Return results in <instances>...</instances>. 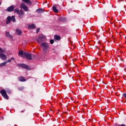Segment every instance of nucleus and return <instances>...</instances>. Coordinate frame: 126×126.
Instances as JSON below:
<instances>
[{
    "label": "nucleus",
    "instance_id": "nucleus-4",
    "mask_svg": "<svg viewBox=\"0 0 126 126\" xmlns=\"http://www.w3.org/2000/svg\"><path fill=\"white\" fill-rule=\"evenodd\" d=\"M17 66H19L20 67H23V68H25L26 69H30L29 66L25 64H22V63L17 64Z\"/></svg>",
    "mask_w": 126,
    "mask_h": 126
},
{
    "label": "nucleus",
    "instance_id": "nucleus-14",
    "mask_svg": "<svg viewBox=\"0 0 126 126\" xmlns=\"http://www.w3.org/2000/svg\"><path fill=\"white\" fill-rule=\"evenodd\" d=\"M10 21H11V17L8 16L6 22V24H9V23L10 22Z\"/></svg>",
    "mask_w": 126,
    "mask_h": 126
},
{
    "label": "nucleus",
    "instance_id": "nucleus-28",
    "mask_svg": "<svg viewBox=\"0 0 126 126\" xmlns=\"http://www.w3.org/2000/svg\"><path fill=\"white\" fill-rule=\"evenodd\" d=\"M24 112H25V110H22L21 111V113H24Z\"/></svg>",
    "mask_w": 126,
    "mask_h": 126
},
{
    "label": "nucleus",
    "instance_id": "nucleus-29",
    "mask_svg": "<svg viewBox=\"0 0 126 126\" xmlns=\"http://www.w3.org/2000/svg\"><path fill=\"white\" fill-rule=\"evenodd\" d=\"M121 126H126L124 124H122V125H121Z\"/></svg>",
    "mask_w": 126,
    "mask_h": 126
},
{
    "label": "nucleus",
    "instance_id": "nucleus-2",
    "mask_svg": "<svg viewBox=\"0 0 126 126\" xmlns=\"http://www.w3.org/2000/svg\"><path fill=\"white\" fill-rule=\"evenodd\" d=\"M41 47L44 52H48L49 50V44L47 42H43L41 43Z\"/></svg>",
    "mask_w": 126,
    "mask_h": 126
},
{
    "label": "nucleus",
    "instance_id": "nucleus-10",
    "mask_svg": "<svg viewBox=\"0 0 126 126\" xmlns=\"http://www.w3.org/2000/svg\"><path fill=\"white\" fill-rule=\"evenodd\" d=\"M18 79L19 81H21L22 82H25V81H26V79L24 78V77L20 76L18 78Z\"/></svg>",
    "mask_w": 126,
    "mask_h": 126
},
{
    "label": "nucleus",
    "instance_id": "nucleus-1",
    "mask_svg": "<svg viewBox=\"0 0 126 126\" xmlns=\"http://www.w3.org/2000/svg\"><path fill=\"white\" fill-rule=\"evenodd\" d=\"M14 13H17L20 18H22V17L24 16V11L22 9H21L20 10H19L18 9H16L14 10Z\"/></svg>",
    "mask_w": 126,
    "mask_h": 126
},
{
    "label": "nucleus",
    "instance_id": "nucleus-17",
    "mask_svg": "<svg viewBox=\"0 0 126 126\" xmlns=\"http://www.w3.org/2000/svg\"><path fill=\"white\" fill-rule=\"evenodd\" d=\"M54 39L55 40H61V36H60L58 35H56L54 36Z\"/></svg>",
    "mask_w": 126,
    "mask_h": 126
},
{
    "label": "nucleus",
    "instance_id": "nucleus-20",
    "mask_svg": "<svg viewBox=\"0 0 126 126\" xmlns=\"http://www.w3.org/2000/svg\"><path fill=\"white\" fill-rule=\"evenodd\" d=\"M6 35L7 37H9L10 38L11 37V35H10L9 32H6Z\"/></svg>",
    "mask_w": 126,
    "mask_h": 126
},
{
    "label": "nucleus",
    "instance_id": "nucleus-21",
    "mask_svg": "<svg viewBox=\"0 0 126 126\" xmlns=\"http://www.w3.org/2000/svg\"><path fill=\"white\" fill-rule=\"evenodd\" d=\"M11 20L12 21H13V22H15L16 20H15V18H14V16H12Z\"/></svg>",
    "mask_w": 126,
    "mask_h": 126
},
{
    "label": "nucleus",
    "instance_id": "nucleus-16",
    "mask_svg": "<svg viewBox=\"0 0 126 126\" xmlns=\"http://www.w3.org/2000/svg\"><path fill=\"white\" fill-rule=\"evenodd\" d=\"M7 63L5 61L2 63H1L0 64V67H2L3 66H5V65H6Z\"/></svg>",
    "mask_w": 126,
    "mask_h": 126
},
{
    "label": "nucleus",
    "instance_id": "nucleus-15",
    "mask_svg": "<svg viewBox=\"0 0 126 126\" xmlns=\"http://www.w3.org/2000/svg\"><path fill=\"white\" fill-rule=\"evenodd\" d=\"M16 32L18 35H21V33H22L21 31H20V30L18 29L16 30Z\"/></svg>",
    "mask_w": 126,
    "mask_h": 126
},
{
    "label": "nucleus",
    "instance_id": "nucleus-31",
    "mask_svg": "<svg viewBox=\"0 0 126 126\" xmlns=\"http://www.w3.org/2000/svg\"><path fill=\"white\" fill-rule=\"evenodd\" d=\"M1 4V3L0 2V5Z\"/></svg>",
    "mask_w": 126,
    "mask_h": 126
},
{
    "label": "nucleus",
    "instance_id": "nucleus-8",
    "mask_svg": "<svg viewBox=\"0 0 126 126\" xmlns=\"http://www.w3.org/2000/svg\"><path fill=\"white\" fill-rule=\"evenodd\" d=\"M0 59H1L2 61H5L7 60V57L5 55L0 53Z\"/></svg>",
    "mask_w": 126,
    "mask_h": 126
},
{
    "label": "nucleus",
    "instance_id": "nucleus-5",
    "mask_svg": "<svg viewBox=\"0 0 126 126\" xmlns=\"http://www.w3.org/2000/svg\"><path fill=\"white\" fill-rule=\"evenodd\" d=\"M24 55L27 60H32V55H31V54L29 53L25 52L24 53Z\"/></svg>",
    "mask_w": 126,
    "mask_h": 126
},
{
    "label": "nucleus",
    "instance_id": "nucleus-23",
    "mask_svg": "<svg viewBox=\"0 0 126 126\" xmlns=\"http://www.w3.org/2000/svg\"><path fill=\"white\" fill-rule=\"evenodd\" d=\"M39 31H40V29L39 28H37L36 29V33H39Z\"/></svg>",
    "mask_w": 126,
    "mask_h": 126
},
{
    "label": "nucleus",
    "instance_id": "nucleus-24",
    "mask_svg": "<svg viewBox=\"0 0 126 126\" xmlns=\"http://www.w3.org/2000/svg\"><path fill=\"white\" fill-rule=\"evenodd\" d=\"M3 50L0 47V53H3Z\"/></svg>",
    "mask_w": 126,
    "mask_h": 126
},
{
    "label": "nucleus",
    "instance_id": "nucleus-12",
    "mask_svg": "<svg viewBox=\"0 0 126 126\" xmlns=\"http://www.w3.org/2000/svg\"><path fill=\"white\" fill-rule=\"evenodd\" d=\"M34 28H36V26H35V25H34L33 24L32 25H29L28 26L29 29H34Z\"/></svg>",
    "mask_w": 126,
    "mask_h": 126
},
{
    "label": "nucleus",
    "instance_id": "nucleus-30",
    "mask_svg": "<svg viewBox=\"0 0 126 126\" xmlns=\"http://www.w3.org/2000/svg\"><path fill=\"white\" fill-rule=\"evenodd\" d=\"M116 126H120V125H117Z\"/></svg>",
    "mask_w": 126,
    "mask_h": 126
},
{
    "label": "nucleus",
    "instance_id": "nucleus-19",
    "mask_svg": "<svg viewBox=\"0 0 126 126\" xmlns=\"http://www.w3.org/2000/svg\"><path fill=\"white\" fill-rule=\"evenodd\" d=\"M36 12H37L38 13H41V12H43V9H38L36 10Z\"/></svg>",
    "mask_w": 126,
    "mask_h": 126
},
{
    "label": "nucleus",
    "instance_id": "nucleus-18",
    "mask_svg": "<svg viewBox=\"0 0 126 126\" xmlns=\"http://www.w3.org/2000/svg\"><path fill=\"white\" fill-rule=\"evenodd\" d=\"M14 60V58H11L10 59H9V60H7V61H5L6 63L7 64L8 63H11V61H13Z\"/></svg>",
    "mask_w": 126,
    "mask_h": 126
},
{
    "label": "nucleus",
    "instance_id": "nucleus-26",
    "mask_svg": "<svg viewBox=\"0 0 126 126\" xmlns=\"http://www.w3.org/2000/svg\"><path fill=\"white\" fill-rule=\"evenodd\" d=\"M123 96H124V97H125V98H126V94H123Z\"/></svg>",
    "mask_w": 126,
    "mask_h": 126
},
{
    "label": "nucleus",
    "instance_id": "nucleus-6",
    "mask_svg": "<svg viewBox=\"0 0 126 126\" xmlns=\"http://www.w3.org/2000/svg\"><path fill=\"white\" fill-rule=\"evenodd\" d=\"M20 7L21 8H23L25 11H28V7L26 6L25 3H22L20 5Z\"/></svg>",
    "mask_w": 126,
    "mask_h": 126
},
{
    "label": "nucleus",
    "instance_id": "nucleus-22",
    "mask_svg": "<svg viewBox=\"0 0 126 126\" xmlns=\"http://www.w3.org/2000/svg\"><path fill=\"white\" fill-rule=\"evenodd\" d=\"M19 55L20 56H22L23 55V51H20L19 52Z\"/></svg>",
    "mask_w": 126,
    "mask_h": 126
},
{
    "label": "nucleus",
    "instance_id": "nucleus-7",
    "mask_svg": "<svg viewBox=\"0 0 126 126\" xmlns=\"http://www.w3.org/2000/svg\"><path fill=\"white\" fill-rule=\"evenodd\" d=\"M45 38V36L43 34L39 35V37L37 39V41L38 43H42V41H43L42 39H44Z\"/></svg>",
    "mask_w": 126,
    "mask_h": 126
},
{
    "label": "nucleus",
    "instance_id": "nucleus-3",
    "mask_svg": "<svg viewBox=\"0 0 126 126\" xmlns=\"http://www.w3.org/2000/svg\"><path fill=\"white\" fill-rule=\"evenodd\" d=\"M1 94L3 98L6 99V100L8 99V96L7 95V94H6V92H5L4 90H2L1 91Z\"/></svg>",
    "mask_w": 126,
    "mask_h": 126
},
{
    "label": "nucleus",
    "instance_id": "nucleus-27",
    "mask_svg": "<svg viewBox=\"0 0 126 126\" xmlns=\"http://www.w3.org/2000/svg\"><path fill=\"white\" fill-rule=\"evenodd\" d=\"M19 90H23V88H19Z\"/></svg>",
    "mask_w": 126,
    "mask_h": 126
},
{
    "label": "nucleus",
    "instance_id": "nucleus-11",
    "mask_svg": "<svg viewBox=\"0 0 126 126\" xmlns=\"http://www.w3.org/2000/svg\"><path fill=\"white\" fill-rule=\"evenodd\" d=\"M22 1L25 3L29 4V5H31V4L32 3L30 0H22Z\"/></svg>",
    "mask_w": 126,
    "mask_h": 126
},
{
    "label": "nucleus",
    "instance_id": "nucleus-13",
    "mask_svg": "<svg viewBox=\"0 0 126 126\" xmlns=\"http://www.w3.org/2000/svg\"><path fill=\"white\" fill-rule=\"evenodd\" d=\"M52 9L53 11H54V12H55L56 13H58L59 12V10L57 9V7H56L55 6H53Z\"/></svg>",
    "mask_w": 126,
    "mask_h": 126
},
{
    "label": "nucleus",
    "instance_id": "nucleus-25",
    "mask_svg": "<svg viewBox=\"0 0 126 126\" xmlns=\"http://www.w3.org/2000/svg\"><path fill=\"white\" fill-rule=\"evenodd\" d=\"M50 44H54V40L53 39L50 40Z\"/></svg>",
    "mask_w": 126,
    "mask_h": 126
},
{
    "label": "nucleus",
    "instance_id": "nucleus-9",
    "mask_svg": "<svg viewBox=\"0 0 126 126\" xmlns=\"http://www.w3.org/2000/svg\"><path fill=\"white\" fill-rule=\"evenodd\" d=\"M7 11H13L14 10V5H11L7 8Z\"/></svg>",
    "mask_w": 126,
    "mask_h": 126
}]
</instances>
